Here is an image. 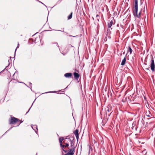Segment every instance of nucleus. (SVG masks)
Masks as SVG:
<instances>
[{
	"label": "nucleus",
	"mask_w": 155,
	"mask_h": 155,
	"mask_svg": "<svg viewBox=\"0 0 155 155\" xmlns=\"http://www.w3.org/2000/svg\"><path fill=\"white\" fill-rule=\"evenodd\" d=\"M55 91H49V92H45V93H54V92H55Z\"/></svg>",
	"instance_id": "a878e982"
},
{
	"label": "nucleus",
	"mask_w": 155,
	"mask_h": 155,
	"mask_svg": "<svg viewBox=\"0 0 155 155\" xmlns=\"http://www.w3.org/2000/svg\"><path fill=\"white\" fill-rule=\"evenodd\" d=\"M19 120L18 119H17L14 117H11V119L9 123L10 124H14L16 122H17Z\"/></svg>",
	"instance_id": "20e7f679"
},
{
	"label": "nucleus",
	"mask_w": 155,
	"mask_h": 155,
	"mask_svg": "<svg viewBox=\"0 0 155 155\" xmlns=\"http://www.w3.org/2000/svg\"><path fill=\"white\" fill-rule=\"evenodd\" d=\"M35 101V100H34V101H33V102H34Z\"/></svg>",
	"instance_id": "58836bf2"
},
{
	"label": "nucleus",
	"mask_w": 155,
	"mask_h": 155,
	"mask_svg": "<svg viewBox=\"0 0 155 155\" xmlns=\"http://www.w3.org/2000/svg\"><path fill=\"white\" fill-rule=\"evenodd\" d=\"M19 43H18V46H17V48H16V49H15V56H14V57H15V51H16V50H17V48H19Z\"/></svg>",
	"instance_id": "a211bd4d"
},
{
	"label": "nucleus",
	"mask_w": 155,
	"mask_h": 155,
	"mask_svg": "<svg viewBox=\"0 0 155 155\" xmlns=\"http://www.w3.org/2000/svg\"><path fill=\"white\" fill-rule=\"evenodd\" d=\"M59 141L60 146H61L62 145V141Z\"/></svg>",
	"instance_id": "bb28decb"
},
{
	"label": "nucleus",
	"mask_w": 155,
	"mask_h": 155,
	"mask_svg": "<svg viewBox=\"0 0 155 155\" xmlns=\"http://www.w3.org/2000/svg\"><path fill=\"white\" fill-rule=\"evenodd\" d=\"M152 118V117H150V118H148L147 119L148 120H149V119H150L151 118Z\"/></svg>",
	"instance_id": "72a5a7b5"
},
{
	"label": "nucleus",
	"mask_w": 155,
	"mask_h": 155,
	"mask_svg": "<svg viewBox=\"0 0 155 155\" xmlns=\"http://www.w3.org/2000/svg\"><path fill=\"white\" fill-rule=\"evenodd\" d=\"M116 33L117 34L119 33V31L118 30H117Z\"/></svg>",
	"instance_id": "c756f323"
},
{
	"label": "nucleus",
	"mask_w": 155,
	"mask_h": 155,
	"mask_svg": "<svg viewBox=\"0 0 155 155\" xmlns=\"http://www.w3.org/2000/svg\"><path fill=\"white\" fill-rule=\"evenodd\" d=\"M62 148H62L64 149V147H65V146L62 144L61 146H60Z\"/></svg>",
	"instance_id": "412c9836"
},
{
	"label": "nucleus",
	"mask_w": 155,
	"mask_h": 155,
	"mask_svg": "<svg viewBox=\"0 0 155 155\" xmlns=\"http://www.w3.org/2000/svg\"><path fill=\"white\" fill-rule=\"evenodd\" d=\"M128 51H129L130 54H131L132 53V50L130 46H129Z\"/></svg>",
	"instance_id": "4468645a"
},
{
	"label": "nucleus",
	"mask_w": 155,
	"mask_h": 155,
	"mask_svg": "<svg viewBox=\"0 0 155 155\" xmlns=\"http://www.w3.org/2000/svg\"><path fill=\"white\" fill-rule=\"evenodd\" d=\"M10 59L8 60V62L9 63V64H10V63L12 62V60L11 59V57H10Z\"/></svg>",
	"instance_id": "6ab92c4d"
},
{
	"label": "nucleus",
	"mask_w": 155,
	"mask_h": 155,
	"mask_svg": "<svg viewBox=\"0 0 155 155\" xmlns=\"http://www.w3.org/2000/svg\"><path fill=\"white\" fill-rule=\"evenodd\" d=\"M155 66V65L154 59L153 57H152L151 59V63L150 64V66L151 67V69L153 71L154 70Z\"/></svg>",
	"instance_id": "7ed1b4c3"
},
{
	"label": "nucleus",
	"mask_w": 155,
	"mask_h": 155,
	"mask_svg": "<svg viewBox=\"0 0 155 155\" xmlns=\"http://www.w3.org/2000/svg\"><path fill=\"white\" fill-rule=\"evenodd\" d=\"M64 140V138L63 137H60L59 138V141H62L63 140Z\"/></svg>",
	"instance_id": "f3484780"
},
{
	"label": "nucleus",
	"mask_w": 155,
	"mask_h": 155,
	"mask_svg": "<svg viewBox=\"0 0 155 155\" xmlns=\"http://www.w3.org/2000/svg\"><path fill=\"white\" fill-rule=\"evenodd\" d=\"M35 101V100H34V101H33V102H34Z\"/></svg>",
	"instance_id": "4c0bfd02"
},
{
	"label": "nucleus",
	"mask_w": 155,
	"mask_h": 155,
	"mask_svg": "<svg viewBox=\"0 0 155 155\" xmlns=\"http://www.w3.org/2000/svg\"><path fill=\"white\" fill-rule=\"evenodd\" d=\"M65 139H67L68 141L70 142L71 144V148H72V147H75L74 146V142L73 141V140H74V138H73L72 140L70 138H66Z\"/></svg>",
	"instance_id": "39448f33"
},
{
	"label": "nucleus",
	"mask_w": 155,
	"mask_h": 155,
	"mask_svg": "<svg viewBox=\"0 0 155 155\" xmlns=\"http://www.w3.org/2000/svg\"><path fill=\"white\" fill-rule=\"evenodd\" d=\"M93 18V19H94V18L93 17V18Z\"/></svg>",
	"instance_id": "79ce46f5"
},
{
	"label": "nucleus",
	"mask_w": 155,
	"mask_h": 155,
	"mask_svg": "<svg viewBox=\"0 0 155 155\" xmlns=\"http://www.w3.org/2000/svg\"><path fill=\"white\" fill-rule=\"evenodd\" d=\"M145 114L146 116L147 117H150L151 116H152L151 112L149 110H148L147 111V110Z\"/></svg>",
	"instance_id": "6e6552de"
},
{
	"label": "nucleus",
	"mask_w": 155,
	"mask_h": 155,
	"mask_svg": "<svg viewBox=\"0 0 155 155\" xmlns=\"http://www.w3.org/2000/svg\"><path fill=\"white\" fill-rule=\"evenodd\" d=\"M75 147H72L68 150V152L64 155H73L75 152Z\"/></svg>",
	"instance_id": "f03ea898"
},
{
	"label": "nucleus",
	"mask_w": 155,
	"mask_h": 155,
	"mask_svg": "<svg viewBox=\"0 0 155 155\" xmlns=\"http://www.w3.org/2000/svg\"><path fill=\"white\" fill-rule=\"evenodd\" d=\"M146 69H147V70H149V68H147Z\"/></svg>",
	"instance_id": "c9c22d12"
},
{
	"label": "nucleus",
	"mask_w": 155,
	"mask_h": 155,
	"mask_svg": "<svg viewBox=\"0 0 155 155\" xmlns=\"http://www.w3.org/2000/svg\"><path fill=\"white\" fill-rule=\"evenodd\" d=\"M29 87H30L31 88V87H32V84L31 83H29Z\"/></svg>",
	"instance_id": "5701e85b"
},
{
	"label": "nucleus",
	"mask_w": 155,
	"mask_h": 155,
	"mask_svg": "<svg viewBox=\"0 0 155 155\" xmlns=\"http://www.w3.org/2000/svg\"><path fill=\"white\" fill-rule=\"evenodd\" d=\"M134 4H138V0H134Z\"/></svg>",
	"instance_id": "b1692460"
},
{
	"label": "nucleus",
	"mask_w": 155,
	"mask_h": 155,
	"mask_svg": "<svg viewBox=\"0 0 155 155\" xmlns=\"http://www.w3.org/2000/svg\"><path fill=\"white\" fill-rule=\"evenodd\" d=\"M110 110H109V109H108L107 110L108 112H110Z\"/></svg>",
	"instance_id": "f704fd0d"
},
{
	"label": "nucleus",
	"mask_w": 155,
	"mask_h": 155,
	"mask_svg": "<svg viewBox=\"0 0 155 155\" xmlns=\"http://www.w3.org/2000/svg\"><path fill=\"white\" fill-rule=\"evenodd\" d=\"M35 101V100H34V101H33V102H34Z\"/></svg>",
	"instance_id": "a19ab883"
},
{
	"label": "nucleus",
	"mask_w": 155,
	"mask_h": 155,
	"mask_svg": "<svg viewBox=\"0 0 155 155\" xmlns=\"http://www.w3.org/2000/svg\"><path fill=\"white\" fill-rule=\"evenodd\" d=\"M99 17V15H98L97 14V15H96V17L97 18L98 17Z\"/></svg>",
	"instance_id": "7c9ffc66"
},
{
	"label": "nucleus",
	"mask_w": 155,
	"mask_h": 155,
	"mask_svg": "<svg viewBox=\"0 0 155 155\" xmlns=\"http://www.w3.org/2000/svg\"><path fill=\"white\" fill-rule=\"evenodd\" d=\"M113 24V21H112L111 20L108 23V28H110L111 26H112Z\"/></svg>",
	"instance_id": "f8f14e48"
},
{
	"label": "nucleus",
	"mask_w": 155,
	"mask_h": 155,
	"mask_svg": "<svg viewBox=\"0 0 155 155\" xmlns=\"http://www.w3.org/2000/svg\"><path fill=\"white\" fill-rule=\"evenodd\" d=\"M69 36L70 37H76V36H72V35H69Z\"/></svg>",
	"instance_id": "473e14b6"
},
{
	"label": "nucleus",
	"mask_w": 155,
	"mask_h": 155,
	"mask_svg": "<svg viewBox=\"0 0 155 155\" xmlns=\"http://www.w3.org/2000/svg\"><path fill=\"white\" fill-rule=\"evenodd\" d=\"M76 137L77 140L78 141L79 139L78 130L77 129L74 132Z\"/></svg>",
	"instance_id": "423d86ee"
},
{
	"label": "nucleus",
	"mask_w": 155,
	"mask_h": 155,
	"mask_svg": "<svg viewBox=\"0 0 155 155\" xmlns=\"http://www.w3.org/2000/svg\"><path fill=\"white\" fill-rule=\"evenodd\" d=\"M126 61V57H125L124 58V59H123V60H122L121 63V65L122 66L124 65Z\"/></svg>",
	"instance_id": "9b49d317"
},
{
	"label": "nucleus",
	"mask_w": 155,
	"mask_h": 155,
	"mask_svg": "<svg viewBox=\"0 0 155 155\" xmlns=\"http://www.w3.org/2000/svg\"><path fill=\"white\" fill-rule=\"evenodd\" d=\"M74 78L76 79H78L80 76L79 74L77 72H74Z\"/></svg>",
	"instance_id": "9d476101"
},
{
	"label": "nucleus",
	"mask_w": 155,
	"mask_h": 155,
	"mask_svg": "<svg viewBox=\"0 0 155 155\" xmlns=\"http://www.w3.org/2000/svg\"><path fill=\"white\" fill-rule=\"evenodd\" d=\"M92 150V148L91 146L89 147V152H90V150Z\"/></svg>",
	"instance_id": "4be33fe9"
},
{
	"label": "nucleus",
	"mask_w": 155,
	"mask_h": 155,
	"mask_svg": "<svg viewBox=\"0 0 155 155\" xmlns=\"http://www.w3.org/2000/svg\"><path fill=\"white\" fill-rule=\"evenodd\" d=\"M72 14H73V12H71V13L68 16V20H70L72 18Z\"/></svg>",
	"instance_id": "ddd939ff"
},
{
	"label": "nucleus",
	"mask_w": 155,
	"mask_h": 155,
	"mask_svg": "<svg viewBox=\"0 0 155 155\" xmlns=\"http://www.w3.org/2000/svg\"><path fill=\"white\" fill-rule=\"evenodd\" d=\"M20 122V123L18 125V126L21 123L23 122V121L22 120H19L18 121Z\"/></svg>",
	"instance_id": "393cba45"
},
{
	"label": "nucleus",
	"mask_w": 155,
	"mask_h": 155,
	"mask_svg": "<svg viewBox=\"0 0 155 155\" xmlns=\"http://www.w3.org/2000/svg\"><path fill=\"white\" fill-rule=\"evenodd\" d=\"M63 31V32H64V31Z\"/></svg>",
	"instance_id": "e433bc0d"
},
{
	"label": "nucleus",
	"mask_w": 155,
	"mask_h": 155,
	"mask_svg": "<svg viewBox=\"0 0 155 155\" xmlns=\"http://www.w3.org/2000/svg\"><path fill=\"white\" fill-rule=\"evenodd\" d=\"M31 126L32 128L35 131V132L37 134L38 132L37 131L38 130L37 125H33V126Z\"/></svg>",
	"instance_id": "1a4fd4ad"
},
{
	"label": "nucleus",
	"mask_w": 155,
	"mask_h": 155,
	"mask_svg": "<svg viewBox=\"0 0 155 155\" xmlns=\"http://www.w3.org/2000/svg\"><path fill=\"white\" fill-rule=\"evenodd\" d=\"M54 43L56 44V45L57 46L59 47L58 44L57 43L55 42Z\"/></svg>",
	"instance_id": "c85d7f7f"
},
{
	"label": "nucleus",
	"mask_w": 155,
	"mask_h": 155,
	"mask_svg": "<svg viewBox=\"0 0 155 155\" xmlns=\"http://www.w3.org/2000/svg\"><path fill=\"white\" fill-rule=\"evenodd\" d=\"M64 142H65V141H63V143H64L65 144V147H68V146H69V144L68 143H65Z\"/></svg>",
	"instance_id": "dca6fc26"
},
{
	"label": "nucleus",
	"mask_w": 155,
	"mask_h": 155,
	"mask_svg": "<svg viewBox=\"0 0 155 155\" xmlns=\"http://www.w3.org/2000/svg\"><path fill=\"white\" fill-rule=\"evenodd\" d=\"M35 101V100H34V101H33V102H34Z\"/></svg>",
	"instance_id": "ea45409f"
},
{
	"label": "nucleus",
	"mask_w": 155,
	"mask_h": 155,
	"mask_svg": "<svg viewBox=\"0 0 155 155\" xmlns=\"http://www.w3.org/2000/svg\"><path fill=\"white\" fill-rule=\"evenodd\" d=\"M30 108H29V109L28 110V111L26 113V114H27L28 113V112H29V110H30Z\"/></svg>",
	"instance_id": "2f4dec72"
},
{
	"label": "nucleus",
	"mask_w": 155,
	"mask_h": 155,
	"mask_svg": "<svg viewBox=\"0 0 155 155\" xmlns=\"http://www.w3.org/2000/svg\"><path fill=\"white\" fill-rule=\"evenodd\" d=\"M62 151H64L65 153H66L67 152H68V150H65L63 148H62Z\"/></svg>",
	"instance_id": "aec40b11"
},
{
	"label": "nucleus",
	"mask_w": 155,
	"mask_h": 155,
	"mask_svg": "<svg viewBox=\"0 0 155 155\" xmlns=\"http://www.w3.org/2000/svg\"><path fill=\"white\" fill-rule=\"evenodd\" d=\"M72 75V74L71 73H66L64 75V76L67 78H71V77Z\"/></svg>",
	"instance_id": "0eeeda50"
},
{
	"label": "nucleus",
	"mask_w": 155,
	"mask_h": 155,
	"mask_svg": "<svg viewBox=\"0 0 155 155\" xmlns=\"http://www.w3.org/2000/svg\"><path fill=\"white\" fill-rule=\"evenodd\" d=\"M133 14L134 17L137 16L138 4H134V7L132 10Z\"/></svg>",
	"instance_id": "f257e3e1"
},
{
	"label": "nucleus",
	"mask_w": 155,
	"mask_h": 155,
	"mask_svg": "<svg viewBox=\"0 0 155 155\" xmlns=\"http://www.w3.org/2000/svg\"><path fill=\"white\" fill-rule=\"evenodd\" d=\"M38 1L39 2H40V3H42V4H43L46 7H47L44 4H43L42 2H41L39 1L38 0Z\"/></svg>",
	"instance_id": "cd10ccee"
},
{
	"label": "nucleus",
	"mask_w": 155,
	"mask_h": 155,
	"mask_svg": "<svg viewBox=\"0 0 155 155\" xmlns=\"http://www.w3.org/2000/svg\"><path fill=\"white\" fill-rule=\"evenodd\" d=\"M141 12L140 11V12L138 14H137V16H135V17H136L137 18H140L141 16Z\"/></svg>",
	"instance_id": "2eb2a0df"
}]
</instances>
